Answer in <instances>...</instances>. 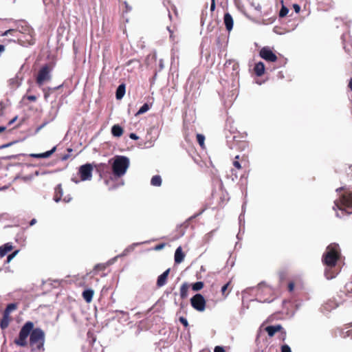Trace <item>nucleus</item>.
I'll list each match as a JSON object with an SVG mask.
<instances>
[{
  "label": "nucleus",
  "mask_w": 352,
  "mask_h": 352,
  "mask_svg": "<svg viewBox=\"0 0 352 352\" xmlns=\"http://www.w3.org/2000/svg\"><path fill=\"white\" fill-rule=\"evenodd\" d=\"M340 256V248L338 244L333 243L327 247L322 256V262L327 267L324 274L327 279H332L338 274V272H331V270L336 266Z\"/></svg>",
  "instance_id": "obj_1"
},
{
  "label": "nucleus",
  "mask_w": 352,
  "mask_h": 352,
  "mask_svg": "<svg viewBox=\"0 0 352 352\" xmlns=\"http://www.w3.org/2000/svg\"><path fill=\"white\" fill-rule=\"evenodd\" d=\"M333 210L338 217L352 213V192L344 191L334 201Z\"/></svg>",
  "instance_id": "obj_2"
},
{
  "label": "nucleus",
  "mask_w": 352,
  "mask_h": 352,
  "mask_svg": "<svg viewBox=\"0 0 352 352\" xmlns=\"http://www.w3.org/2000/svg\"><path fill=\"white\" fill-rule=\"evenodd\" d=\"M45 333L40 328L32 329L30 336V345L33 352L44 351Z\"/></svg>",
  "instance_id": "obj_3"
},
{
  "label": "nucleus",
  "mask_w": 352,
  "mask_h": 352,
  "mask_svg": "<svg viewBox=\"0 0 352 352\" xmlns=\"http://www.w3.org/2000/svg\"><path fill=\"white\" fill-rule=\"evenodd\" d=\"M130 164L129 159L123 155H117L113 159L112 164V170L113 175L116 177L123 176Z\"/></svg>",
  "instance_id": "obj_4"
},
{
  "label": "nucleus",
  "mask_w": 352,
  "mask_h": 352,
  "mask_svg": "<svg viewBox=\"0 0 352 352\" xmlns=\"http://www.w3.org/2000/svg\"><path fill=\"white\" fill-rule=\"evenodd\" d=\"M34 328V324L32 322H27L22 327L20 330L18 339L14 340V343L20 346H25L27 345V338L30 336L31 331Z\"/></svg>",
  "instance_id": "obj_5"
},
{
  "label": "nucleus",
  "mask_w": 352,
  "mask_h": 352,
  "mask_svg": "<svg viewBox=\"0 0 352 352\" xmlns=\"http://www.w3.org/2000/svg\"><path fill=\"white\" fill-rule=\"evenodd\" d=\"M51 79L50 69L48 65L43 66L38 72L36 83L41 86L45 82L49 81Z\"/></svg>",
  "instance_id": "obj_6"
},
{
  "label": "nucleus",
  "mask_w": 352,
  "mask_h": 352,
  "mask_svg": "<svg viewBox=\"0 0 352 352\" xmlns=\"http://www.w3.org/2000/svg\"><path fill=\"white\" fill-rule=\"evenodd\" d=\"M190 302L192 307L199 311H204L206 308V300L204 298V296L200 294H195L191 299Z\"/></svg>",
  "instance_id": "obj_7"
},
{
  "label": "nucleus",
  "mask_w": 352,
  "mask_h": 352,
  "mask_svg": "<svg viewBox=\"0 0 352 352\" xmlns=\"http://www.w3.org/2000/svg\"><path fill=\"white\" fill-rule=\"evenodd\" d=\"M93 167L90 164L82 165L79 168V175L81 181H89L92 177Z\"/></svg>",
  "instance_id": "obj_8"
},
{
  "label": "nucleus",
  "mask_w": 352,
  "mask_h": 352,
  "mask_svg": "<svg viewBox=\"0 0 352 352\" xmlns=\"http://www.w3.org/2000/svg\"><path fill=\"white\" fill-rule=\"evenodd\" d=\"M259 54L262 58L269 62H275L277 60L276 54L268 47H263Z\"/></svg>",
  "instance_id": "obj_9"
},
{
  "label": "nucleus",
  "mask_w": 352,
  "mask_h": 352,
  "mask_svg": "<svg viewBox=\"0 0 352 352\" xmlns=\"http://www.w3.org/2000/svg\"><path fill=\"white\" fill-rule=\"evenodd\" d=\"M56 147L54 146L51 150L42 153H34L31 154L30 156L34 158H47L50 157L55 151Z\"/></svg>",
  "instance_id": "obj_10"
},
{
  "label": "nucleus",
  "mask_w": 352,
  "mask_h": 352,
  "mask_svg": "<svg viewBox=\"0 0 352 352\" xmlns=\"http://www.w3.org/2000/svg\"><path fill=\"white\" fill-rule=\"evenodd\" d=\"M56 147L54 146L51 150L42 153H34L31 154L30 156L34 158H47L50 157L55 151Z\"/></svg>",
  "instance_id": "obj_11"
},
{
  "label": "nucleus",
  "mask_w": 352,
  "mask_h": 352,
  "mask_svg": "<svg viewBox=\"0 0 352 352\" xmlns=\"http://www.w3.org/2000/svg\"><path fill=\"white\" fill-rule=\"evenodd\" d=\"M170 272V269L166 270L160 276H159L157 280V285L158 287H162L166 283L167 278Z\"/></svg>",
  "instance_id": "obj_12"
},
{
  "label": "nucleus",
  "mask_w": 352,
  "mask_h": 352,
  "mask_svg": "<svg viewBox=\"0 0 352 352\" xmlns=\"http://www.w3.org/2000/svg\"><path fill=\"white\" fill-rule=\"evenodd\" d=\"M223 21L227 30H232L233 28V19L230 13H226L224 14Z\"/></svg>",
  "instance_id": "obj_13"
},
{
  "label": "nucleus",
  "mask_w": 352,
  "mask_h": 352,
  "mask_svg": "<svg viewBox=\"0 0 352 352\" xmlns=\"http://www.w3.org/2000/svg\"><path fill=\"white\" fill-rule=\"evenodd\" d=\"M184 254L182 252V247H178L175 252V262L176 263H181L184 258Z\"/></svg>",
  "instance_id": "obj_14"
},
{
  "label": "nucleus",
  "mask_w": 352,
  "mask_h": 352,
  "mask_svg": "<svg viewBox=\"0 0 352 352\" xmlns=\"http://www.w3.org/2000/svg\"><path fill=\"white\" fill-rule=\"evenodd\" d=\"M282 329L281 325L268 326L265 328L269 336L272 337L276 332L280 331Z\"/></svg>",
  "instance_id": "obj_15"
},
{
  "label": "nucleus",
  "mask_w": 352,
  "mask_h": 352,
  "mask_svg": "<svg viewBox=\"0 0 352 352\" xmlns=\"http://www.w3.org/2000/svg\"><path fill=\"white\" fill-rule=\"evenodd\" d=\"M54 193H55V195H54V200L56 202H59L61 200V197H62V196L63 195V188H62L61 184H58L55 188V192Z\"/></svg>",
  "instance_id": "obj_16"
},
{
  "label": "nucleus",
  "mask_w": 352,
  "mask_h": 352,
  "mask_svg": "<svg viewBox=\"0 0 352 352\" xmlns=\"http://www.w3.org/2000/svg\"><path fill=\"white\" fill-rule=\"evenodd\" d=\"M254 72L256 76H261L265 72V65L263 63L258 62L254 66Z\"/></svg>",
  "instance_id": "obj_17"
},
{
  "label": "nucleus",
  "mask_w": 352,
  "mask_h": 352,
  "mask_svg": "<svg viewBox=\"0 0 352 352\" xmlns=\"http://www.w3.org/2000/svg\"><path fill=\"white\" fill-rule=\"evenodd\" d=\"M111 133L114 137L119 138L123 134V129L119 124H115L111 128Z\"/></svg>",
  "instance_id": "obj_18"
},
{
  "label": "nucleus",
  "mask_w": 352,
  "mask_h": 352,
  "mask_svg": "<svg viewBox=\"0 0 352 352\" xmlns=\"http://www.w3.org/2000/svg\"><path fill=\"white\" fill-rule=\"evenodd\" d=\"M125 94V85L121 84L118 86L116 90V96L118 100H120L123 98Z\"/></svg>",
  "instance_id": "obj_19"
},
{
  "label": "nucleus",
  "mask_w": 352,
  "mask_h": 352,
  "mask_svg": "<svg viewBox=\"0 0 352 352\" xmlns=\"http://www.w3.org/2000/svg\"><path fill=\"white\" fill-rule=\"evenodd\" d=\"M94 296V291L91 289H86L82 292V297L87 302H90L92 300Z\"/></svg>",
  "instance_id": "obj_20"
},
{
  "label": "nucleus",
  "mask_w": 352,
  "mask_h": 352,
  "mask_svg": "<svg viewBox=\"0 0 352 352\" xmlns=\"http://www.w3.org/2000/svg\"><path fill=\"white\" fill-rule=\"evenodd\" d=\"M10 318L9 316L8 315H6V314H3V318L1 320V322H0V327L1 329H6L9 324H10Z\"/></svg>",
  "instance_id": "obj_21"
},
{
  "label": "nucleus",
  "mask_w": 352,
  "mask_h": 352,
  "mask_svg": "<svg viewBox=\"0 0 352 352\" xmlns=\"http://www.w3.org/2000/svg\"><path fill=\"white\" fill-rule=\"evenodd\" d=\"M12 249V246L10 243H6L0 247V256L3 257L8 252Z\"/></svg>",
  "instance_id": "obj_22"
},
{
  "label": "nucleus",
  "mask_w": 352,
  "mask_h": 352,
  "mask_svg": "<svg viewBox=\"0 0 352 352\" xmlns=\"http://www.w3.org/2000/svg\"><path fill=\"white\" fill-rule=\"evenodd\" d=\"M189 286L188 283H184L182 285L180 288V296L182 298H185L188 296Z\"/></svg>",
  "instance_id": "obj_23"
},
{
  "label": "nucleus",
  "mask_w": 352,
  "mask_h": 352,
  "mask_svg": "<svg viewBox=\"0 0 352 352\" xmlns=\"http://www.w3.org/2000/svg\"><path fill=\"white\" fill-rule=\"evenodd\" d=\"M151 184L153 186H160L162 184V178L160 175H155L151 178Z\"/></svg>",
  "instance_id": "obj_24"
},
{
  "label": "nucleus",
  "mask_w": 352,
  "mask_h": 352,
  "mask_svg": "<svg viewBox=\"0 0 352 352\" xmlns=\"http://www.w3.org/2000/svg\"><path fill=\"white\" fill-rule=\"evenodd\" d=\"M16 309V305L14 303H10L8 305L6 309L3 311V314L8 315L10 316V313Z\"/></svg>",
  "instance_id": "obj_25"
},
{
  "label": "nucleus",
  "mask_w": 352,
  "mask_h": 352,
  "mask_svg": "<svg viewBox=\"0 0 352 352\" xmlns=\"http://www.w3.org/2000/svg\"><path fill=\"white\" fill-rule=\"evenodd\" d=\"M150 107L149 105L147 103L144 104L138 110L136 115H140L146 113L149 110Z\"/></svg>",
  "instance_id": "obj_26"
},
{
  "label": "nucleus",
  "mask_w": 352,
  "mask_h": 352,
  "mask_svg": "<svg viewBox=\"0 0 352 352\" xmlns=\"http://www.w3.org/2000/svg\"><path fill=\"white\" fill-rule=\"evenodd\" d=\"M204 287V283L201 281H198L194 283L192 286V289L194 291H199Z\"/></svg>",
  "instance_id": "obj_27"
},
{
  "label": "nucleus",
  "mask_w": 352,
  "mask_h": 352,
  "mask_svg": "<svg viewBox=\"0 0 352 352\" xmlns=\"http://www.w3.org/2000/svg\"><path fill=\"white\" fill-rule=\"evenodd\" d=\"M197 142L199 144L201 148H204V140H205L204 135L202 134H197Z\"/></svg>",
  "instance_id": "obj_28"
},
{
  "label": "nucleus",
  "mask_w": 352,
  "mask_h": 352,
  "mask_svg": "<svg viewBox=\"0 0 352 352\" xmlns=\"http://www.w3.org/2000/svg\"><path fill=\"white\" fill-rule=\"evenodd\" d=\"M289 12V10L284 6L281 8L280 12H279V16L280 17H284Z\"/></svg>",
  "instance_id": "obj_29"
},
{
  "label": "nucleus",
  "mask_w": 352,
  "mask_h": 352,
  "mask_svg": "<svg viewBox=\"0 0 352 352\" xmlns=\"http://www.w3.org/2000/svg\"><path fill=\"white\" fill-rule=\"evenodd\" d=\"M337 307V305L335 304L333 301H331L329 302H327L326 305H325V307L324 308L327 310H330L331 309H334Z\"/></svg>",
  "instance_id": "obj_30"
},
{
  "label": "nucleus",
  "mask_w": 352,
  "mask_h": 352,
  "mask_svg": "<svg viewBox=\"0 0 352 352\" xmlns=\"http://www.w3.org/2000/svg\"><path fill=\"white\" fill-rule=\"evenodd\" d=\"M137 245H138V243H134L132 245H131L129 248H127L126 249H125L124 251L123 252L122 255H126L128 252L133 251V248H134V246H135Z\"/></svg>",
  "instance_id": "obj_31"
},
{
  "label": "nucleus",
  "mask_w": 352,
  "mask_h": 352,
  "mask_svg": "<svg viewBox=\"0 0 352 352\" xmlns=\"http://www.w3.org/2000/svg\"><path fill=\"white\" fill-rule=\"evenodd\" d=\"M19 250H16L7 257V262L9 263L10 261L18 254Z\"/></svg>",
  "instance_id": "obj_32"
},
{
  "label": "nucleus",
  "mask_w": 352,
  "mask_h": 352,
  "mask_svg": "<svg viewBox=\"0 0 352 352\" xmlns=\"http://www.w3.org/2000/svg\"><path fill=\"white\" fill-rule=\"evenodd\" d=\"M281 352H292V350L289 345L284 344L281 346Z\"/></svg>",
  "instance_id": "obj_33"
},
{
  "label": "nucleus",
  "mask_w": 352,
  "mask_h": 352,
  "mask_svg": "<svg viewBox=\"0 0 352 352\" xmlns=\"http://www.w3.org/2000/svg\"><path fill=\"white\" fill-rule=\"evenodd\" d=\"M351 334H352V330H347L346 331L342 332V336L343 338L349 337V336H351Z\"/></svg>",
  "instance_id": "obj_34"
},
{
  "label": "nucleus",
  "mask_w": 352,
  "mask_h": 352,
  "mask_svg": "<svg viewBox=\"0 0 352 352\" xmlns=\"http://www.w3.org/2000/svg\"><path fill=\"white\" fill-rule=\"evenodd\" d=\"M179 321L180 322L184 324V327H187L188 326V322L187 321V320L184 318V317H180L179 318Z\"/></svg>",
  "instance_id": "obj_35"
},
{
  "label": "nucleus",
  "mask_w": 352,
  "mask_h": 352,
  "mask_svg": "<svg viewBox=\"0 0 352 352\" xmlns=\"http://www.w3.org/2000/svg\"><path fill=\"white\" fill-rule=\"evenodd\" d=\"M50 122V121H45L44 122L41 126H39L36 130V133H38L40 130H41V129H43L45 126H46L48 123Z\"/></svg>",
  "instance_id": "obj_36"
},
{
  "label": "nucleus",
  "mask_w": 352,
  "mask_h": 352,
  "mask_svg": "<svg viewBox=\"0 0 352 352\" xmlns=\"http://www.w3.org/2000/svg\"><path fill=\"white\" fill-rule=\"evenodd\" d=\"M233 166H234L236 168H237V169H239V170H240V169L241 168V164H240V163H239V161H237V160H234V161L233 162Z\"/></svg>",
  "instance_id": "obj_37"
},
{
  "label": "nucleus",
  "mask_w": 352,
  "mask_h": 352,
  "mask_svg": "<svg viewBox=\"0 0 352 352\" xmlns=\"http://www.w3.org/2000/svg\"><path fill=\"white\" fill-rule=\"evenodd\" d=\"M214 352H225V350H224L223 347L220 346H217L214 349Z\"/></svg>",
  "instance_id": "obj_38"
},
{
  "label": "nucleus",
  "mask_w": 352,
  "mask_h": 352,
  "mask_svg": "<svg viewBox=\"0 0 352 352\" xmlns=\"http://www.w3.org/2000/svg\"><path fill=\"white\" fill-rule=\"evenodd\" d=\"M164 246H165L164 243H161V244L156 245L155 247L154 250H160L163 249Z\"/></svg>",
  "instance_id": "obj_39"
},
{
  "label": "nucleus",
  "mask_w": 352,
  "mask_h": 352,
  "mask_svg": "<svg viewBox=\"0 0 352 352\" xmlns=\"http://www.w3.org/2000/svg\"><path fill=\"white\" fill-rule=\"evenodd\" d=\"M293 7H294V10H295V12H296V13H298V12H300V6H299V5H298V4H294Z\"/></svg>",
  "instance_id": "obj_40"
},
{
  "label": "nucleus",
  "mask_w": 352,
  "mask_h": 352,
  "mask_svg": "<svg viewBox=\"0 0 352 352\" xmlns=\"http://www.w3.org/2000/svg\"><path fill=\"white\" fill-rule=\"evenodd\" d=\"M129 137L131 139L135 140H136L139 138V137L135 133H131L129 135Z\"/></svg>",
  "instance_id": "obj_41"
},
{
  "label": "nucleus",
  "mask_w": 352,
  "mask_h": 352,
  "mask_svg": "<svg viewBox=\"0 0 352 352\" xmlns=\"http://www.w3.org/2000/svg\"><path fill=\"white\" fill-rule=\"evenodd\" d=\"M71 199H72V197H70V195H67L63 199V201L66 203H68L71 201Z\"/></svg>",
  "instance_id": "obj_42"
},
{
  "label": "nucleus",
  "mask_w": 352,
  "mask_h": 352,
  "mask_svg": "<svg viewBox=\"0 0 352 352\" xmlns=\"http://www.w3.org/2000/svg\"><path fill=\"white\" fill-rule=\"evenodd\" d=\"M229 285V283H228L227 284L224 285L222 288H221V292L222 294H224L226 292V291L228 289V287Z\"/></svg>",
  "instance_id": "obj_43"
},
{
  "label": "nucleus",
  "mask_w": 352,
  "mask_h": 352,
  "mask_svg": "<svg viewBox=\"0 0 352 352\" xmlns=\"http://www.w3.org/2000/svg\"><path fill=\"white\" fill-rule=\"evenodd\" d=\"M294 288V284L293 283H289L288 285V289L289 292H292Z\"/></svg>",
  "instance_id": "obj_44"
},
{
  "label": "nucleus",
  "mask_w": 352,
  "mask_h": 352,
  "mask_svg": "<svg viewBox=\"0 0 352 352\" xmlns=\"http://www.w3.org/2000/svg\"><path fill=\"white\" fill-rule=\"evenodd\" d=\"M252 6L254 7L255 10H258V12H261V6L259 4L255 6L254 3H252Z\"/></svg>",
  "instance_id": "obj_45"
},
{
  "label": "nucleus",
  "mask_w": 352,
  "mask_h": 352,
  "mask_svg": "<svg viewBox=\"0 0 352 352\" xmlns=\"http://www.w3.org/2000/svg\"><path fill=\"white\" fill-rule=\"evenodd\" d=\"M13 31H14V30H12V29L8 30L4 33L2 34V36H8V34H10Z\"/></svg>",
  "instance_id": "obj_46"
},
{
  "label": "nucleus",
  "mask_w": 352,
  "mask_h": 352,
  "mask_svg": "<svg viewBox=\"0 0 352 352\" xmlns=\"http://www.w3.org/2000/svg\"><path fill=\"white\" fill-rule=\"evenodd\" d=\"M214 9H215L214 0H212V3H211V5H210V10L213 11Z\"/></svg>",
  "instance_id": "obj_47"
},
{
  "label": "nucleus",
  "mask_w": 352,
  "mask_h": 352,
  "mask_svg": "<svg viewBox=\"0 0 352 352\" xmlns=\"http://www.w3.org/2000/svg\"><path fill=\"white\" fill-rule=\"evenodd\" d=\"M28 99L30 101H35L36 100V97L35 96H28Z\"/></svg>",
  "instance_id": "obj_48"
},
{
  "label": "nucleus",
  "mask_w": 352,
  "mask_h": 352,
  "mask_svg": "<svg viewBox=\"0 0 352 352\" xmlns=\"http://www.w3.org/2000/svg\"><path fill=\"white\" fill-rule=\"evenodd\" d=\"M18 118V116H15L13 119L9 121L8 124L9 125L12 124Z\"/></svg>",
  "instance_id": "obj_49"
},
{
  "label": "nucleus",
  "mask_w": 352,
  "mask_h": 352,
  "mask_svg": "<svg viewBox=\"0 0 352 352\" xmlns=\"http://www.w3.org/2000/svg\"><path fill=\"white\" fill-rule=\"evenodd\" d=\"M36 220L35 219H32L30 221V226H33V225H34V224L36 223Z\"/></svg>",
  "instance_id": "obj_50"
},
{
  "label": "nucleus",
  "mask_w": 352,
  "mask_h": 352,
  "mask_svg": "<svg viewBox=\"0 0 352 352\" xmlns=\"http://www.w3.org/2000/svg\"><path fill=\"white\" fill-rule=\"evenodd\" d=\"M160 67L161 69L164 68L163 60L162 59L160 60Z\"/></svg>",
  "instance_id": "obj_51"
},
{
  "label": "nucleus",
  "mask_w": 352,
  "mask_h": 352,
  "mask_svg": "<svg viewBox=\"0 0 352 352\" xmlns=\"http://www.w3.org/2000/svg\"><path fill=\"white\" fill-rule=\"evenodd\" d=\"M349 87L352 91V78H351L349 83Z\"/></svg>",
  "instance_id": "obj_52"
},
{
  "label": "nucleus",
  "mask_w": 352,
  "mask_h": 352,
  "mask_svg": "<svg viewBox=\"0 0 352 352\" xmlns=\"http://www.w3.org/2000/svg\"><path fill=\"white\" fill-rule=\"evenodd\" d=\"M28 34H30V36L32 38V35H31L32 30L30 28H28Z\"/></svg>",
  "instance_id": "obj_53"
},
{
  "label": "nucleus",
  "mask_w": 352,
  "mask_h": 352,
  "mask_svg": "<svg viewBox=\"0 0 352 352\" xmlns=\"http://www.w3.org/2000/svg\"><path fill=\"white\" fill-rule=\"evenodd\" d=\"M102 267H103L100 264L96 265V267H95L96 269H98V270L102 269Z\"/></svg>",
  "instance_id": "obj_54"
},
{
  "label": "nucleus",
  "mask_w": 352,
  "mask_h": 352,
  "mask_svg": "<svg viewBox=\"0 0 352 352\" xmlns=\"http://www.w3.org/2000/svg\"><path fill=\"white\" fill-rule=\"evenodd\" d=\"M6 130V127L5 126H0V133Z\"/></svg>",
  "instance_id": "obj_55"
},
{
  "label": "nucleus",
  "mask_w": 352,
  "mask_h": 352,
  "mask_svg": "<svg viewBox=\"0 0 352 352\" xmlns=\"http://www.w3.org/2000/svg\"><path fill=\"white\" fill-rule=\"evenodd\" d=\"M201 212H200L199 214H195V215H194V216H192V217L190 218V219H192L195 218L196 217H197L198 215H199L200 214H201Z\"/></svg>",
  "instance_id": "obj_56"
},
{
  "label": "nucleus",
  "mask_w": 352,
  "mask_h": 352,
  "mask_svg": "<svg viewBox=\"0 0 352 352\" xmlns=\"http://www.w3.org/2000/svg\"><path fill=\"white\" fill-rule=\"evenodd\" d=\"M344 190V188H337V189H336V192H340V191H342V190Z\"/></svg>",
  "instance_id": "obj_57"
},
{
  "label": "nucleus",
  "mask_w": 352,
  "mask_h": 352,
  "mask_svg": "<svg viewBox=\"0 0 352 352\" xmlns=\"http://www.w3.org/2000/svg\"><path fill=\"white\" fill-rule=\"evenodd\" d=\"M48 96H49V94L45 92L44 97H45V99L47 98Z\"/></svg>",
  "instance_id": "obj_58"
},
{
  "label": "nucleus",
  "mask_w": 352,
  "mask_h": 352,
  "mask_svg": "<svg viewBox=\"0 0 352 352\" xmlns=\"http://www.w3.org/2000/svg\"><path fill=\"white\" fill-rule=\"evenodd\" d=\"M10 144H5V145H3L1 146V148H6V147H8Z\"/></svg>",
  "instance_id": "obj_59"
},
{
  "label": "nucleus",
  "mask_w": 352,
  "mask_h": 352,
  "mask_svg": "<svg viewBox=\"0 0 352 352\" xmlns=\"http://www.w3.org/2000/svg\"><path fill=\"white\" fill-rule=\"evenodd\" d=\"M168 30L170 32V37H171V36H172L173 33H172V32H171V30H170V28H168Z\"/></svg>",
  "instance_id": "obj_60"
},
{
  "label": "nucleus",
  "mask_w": 352,
  "mask_h": 352,
  "mask_svg": "<svg viewBox=\"0 0 352 352\" xmlns=\"http://www.w3.org/2000/svg\"><path fill=\"white\" fill-rule=\"evenodd\" d=\"M239 155H236V156L235 157V159H236V160H237V159H239Z\"/></svg>",
  "instance_id": "obj_61"
},
{
  "label": "nucleus",
  "mask_w": 352,
  "mask_h": 352,
  "mask_svg": "<svg viewBox=\"0 0 352 352\" xmlns=\"http://www.w3.org/2000/svg\"><path fill=\"white\" fill-rule=\"evenodd\" d=\"M124 4L126 5V7L128 8V5H127L126 2H124Z\"/></svg>",
  "instance_id": "obj_62"
},
{
  "label": "nucleus",
  "mask_w": 352,
  "mask_h": 352,
  "mask_svg": "<svg viewBox=\"0 0 352 352\" xmlns=\"http://www.w3.org/2000/svg\"><path fill=\"white\" fill-rule=\"evenodd\" d=\"M0 114H2V109H0Z\"/></svg>",
  "instance_id": "obj_63"
}]
</instances>
